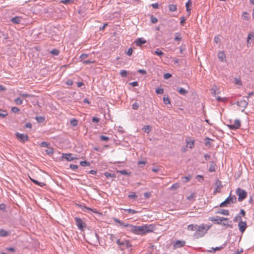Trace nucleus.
Instances as JSON below:
<instances>
[{
    "instance_id": "nucleus-1",
    "label": "nucleus",
    "mask_w": 254,
    "mask_h": 254,
    "mask_svg": "<svg viewBox=\"0 0 254 254\" xmlns=\"http://www.w3.org/2000/svg\"><path fill=\"white\" fill-rule=\"evenodd\" d=\"M127 226V231L138 235H143L152 232L154 229V226L152 224H145L142 226H134L130 224V225Z\"/></svg>"
},
{
    "instance_id": "nucleus-2",
    "label": "nucleus",
    "mask_w": 254,
    "mask_h": 254,
    "mask_svg": "<svg viewBox=\"0 0 254 254\" xmlns=\"http://www.w3.org/2000/svg\"><path fill=\"white\" fill-rule=\"evenodd\" d=\"M210 227L211 225H207L204 224H202L200 225H197L195 232L193 235V238L194 239H199L203 237Z\"/></svg>"
},
{
    "instance_id": "nucleus-3",
    "label": "nucleus",
    "mask_w": 254,
    "mask_h": 254,
    "mask_svg": "<svg viewBox=\"0 0 254 254\" xmlns=\"http://www.w3.org/2000/svg\"><path fill=\"white\" fill-rule=\"evenodd\" d=\"M237 201L236 196L235 195H232L230 193L229 196L222 202L219 204V207H228L231 204L235 203Z\"/></svg>"
},
{
    "instance_id": "nucleus-4",
    "label": "nucleus",
    "mask_w": 254,
    "mask_h": 254,
    "mask_svg": "<svg viewBox=\"0 0 254 254\" xmlns=\"http://www.w3.org/2000/svg\"><path fill=\"white\" fill-rule=\"evenodd\" d=\"M236 193L238 196V200L239 202L242 201L247 196V192L245 190L240 188L237 189Z\"/></svg>"
},
{
    "instance_id": "nucleus-5",
    "label": "nucleus",
    "mask_w": 254,
    "mask_h": 254,
    "mask_svg": "<svg viewBox=\"0 0 254 254\" xmlns=\"http://www.w3.org/2000/svg\"><path fill=\"white\" fill-rule=\"evenodd\" d=\"M15 135L17 139L22 143H25L29 140V137L26 134L16 132Z\"/></svg>"
},
{
    "instance_id": "nucleus-6",
    "label": "nucleus",
    "mask_w": 254,
    "mask_h": 254,
    "mask_svg": "<svg viewBox=\"0 0 254 254\" xmlns=\"http://www.w3.org/2000/svg\"><path fill=\"white\" fill-rule=\"evenodd\" d=\"M248 97H243L242 99L237 102V105L243 108L242 111L247 107L248 105Z\"/></svg>"
},
{
    "instance_id": "nucleus-7",
    "label": "nucleus",
    "mask_w": 254,
    "mask_h": 254,
    "mask_svg": "<svg viewBox=\"0 0 254 254\" xmlns=\"http://www.w3.org/2000/svg\"><path fill=\"white\" fill-rule=\"evenodd\" d=\"M221 225L225 228H229L232 229L233 228L232 221L230 220L228 218L223 217Z\"/></svg>"
},
{
    "instance_id": "nucleus-8",
    "label": "nucleus",
    "mask_w": 254,
    "mask_h": 254,
    "mask_svg": "<svg viewBox=\"0 0 254 254\" xmlns=\"http://www.w3.org/2000/svg\"><path fill=\"white\" fill-rule=\"evenodd\" d=\"M75 221L78 229L81 231L83 230L86 227V224L80 218L76 217Z\"/></svg>"
},
{
    "instance_id": "nucleus-9",
    "label": "nucleus",
    "mask_w": 254,
    "mask_h": 254,
    "mask_svg": "<svg viewBox=\"0 0 254 254\" xmlns=\"http://www.w3.org/2000/svg\"><path fill=\"white\" fill-rule=\"evenodd\" d=\"M215 187L213 190L214 194H215L217 192H220L221 191V189L223 188L222 183L218 179H216L215 180Z\"/></svg>"
},
{
    "instance_id": "nucleus-10",
    "label": "nucleus",
    "mask_w": 254,
    "mask_h": 254,
    "mask_svg": "<svg viewBox=\"0 0 254 254\" xmlns=\"http://www.w3.org/2000/svg\"><path fill=\"white\" fill-rule=\"evenodd\" d=\"M228 127L232 130H236L240 128L241 126V122L239 119H236L234 121V123L233 124L228 125Z\"/></svg>"
},
{
    "instance_id": "nucleus-11",
    "label": "nucleus",
    "mask_w": 254,
    "mask_h": 254,
    "mask_svg": "<svg viewBox=\"0 0 254 254\" xmlns=\"http://www.w3.org/2000/svg\"><path fill=\"white\" fill-rule=\"evenodd\" d=\"M245 215V211L242 209H241L240 212L234 217L233 220L235 222H238L239 221H242V217H244Z\"/></svg>"
},
{
    "instance_id": "nucleus-12",
    "label": "nucleus",
    "mask_w": 254,
    "mask_h": 254,
    "mask_svg": "<svg viewBox=\"0 0 254 254\" xmlns=\"http://www.w3.org/2000/svg\"><path fill=\"white\" fill-rule=\"evenodd\" d=\"M238 222H239V223H238V226L239 229L242 233H243L245 231V230L247 227L246 221H243L242 220V221H239Z\"/></svg>"
},
{
    "instance_id": "nucleus-13",
    "label": "nucleus",
    "mask_w": 254,
    "mask_h": 254,
    "mask_svg": "<svg viewBox=\"0 0 254 254\" xmlns=\"http://www.w3.org/2000/svg\"><path fill=\"white\" fill-rule=\"evenodd\" d=\"M223 217L216 216L215 217H209V219L211 221L213 222V223L221 225V223H222Z\"/></svg>"
},
{
    "instance_id": "nucleus-14",
    "label": "nucleus",
    "mask_w": 254,
    "mask_h": 254,
    "mask_svg": "<svg viewBox=\"0 0 254 254\" xmlns=\"http://www.w3.org/2000/svg\"><path fill=\"white\" fill-rule=\"evenodd\" d=\"M186 244L185 241L177 240L173 245L174 249L183 247Z\"/></svg>"
},
{
    "instance_id": "nucleus-15",
    "label": "nucleus",
    "mask_w": 254,
    "mask_h": 254,
    "mask_svg": "<svg viewBox=\"0 0 254 254\" xmlns=\"http://www.w3.org/2000/svg\"><path fill=\"white\" fill-rule=\"evenodd\" d=\"M62 157L65 158L67 161H71L76 159V157H72L70 153H63Z\"/></svg>"
},
{
    "instance_id": "nucleus-16",
    "label": "nucleus",
    "mask_w": 254,
    "mask_h": 254,
    "mask_svg": "<svg viewBox=\"0 0 254 254\" xmlns=\"http://www.w3.org/2000/svg\"><path fill=\"white\" fill-rule=\"evenodd\" d=\"M126 240L121 241L119 239L116 240L117 244L119 245L120 249L122 251L125 250Z\"/></svg>"
},
{
    "instance_id": "nucleus-17",
    "label": "nucleus",
    "mask_w": 254,
    "mask_h": 254,
    "mask_svg": "<svg viewBox=\"0 0 254 254\" xmlns=\"http://www.w3.org/2000/svg\"><path fill=\"white\" fill-rule=\"evenodd\" d=\"M254 39V33L253 32H251L249 33L248 35L247 43V46L250 47L251 46V40H253Z\"/></svg>"
},
{
    "instance_id": "nucleus-18",
    "label": "nucleus",
    "mask_w": 254,
    "mask_h": 254,
    "mask_svg": "<svg viewBox=\"0 0 254 254\" xmlns=\"http://www.w3.org/2000/svg\"><path fill=\"white\" fill-rule=\"evenodd\" d=\"M217 56L220 61L223 62L225 60L226 56L225 53L223 51L218 52Z\"/></svg>"
},
{
    "instance_id": "nucleus-19",
    "label": "nucleus",
    "mask_w": 254,
    "mask_h": 254,
    "mask_svg": "<svg viewBox=\"0 0 254 254\" xmlns=\"http://www.w3.org/2000/svg\"><path fill=\"white\" fill-rule=\"evenodd\" d=\"M146 42V40L143 38H139L135 41V44L137 46H141Z\"/></svg>"
},
{
    "instance_id": "nucleus-20",
    "label": "nucleus",
    "mask_w": 254,
    "mask_h": 254,
    "mask_svg": "<svg viewBox=\"0 0 254 254\" xmlns=\"http://www.w3.org/2000/svg\"><path fill=\"white\" fill-rule=\"evenodd\" d=\"M10 234V233L9 232H8L3 229H0V236L1 237H7L9 236Z\"/></svg>"
},
{
    "instance_id": "nucleus-21",
    "label": "nucleus",
    "mask_w": 254,
    "mask_h": 254,
    "mask_svg": "<svg viewBox=\"0 0 254 254\" xmlns=\"http://www.w3.org/2000/svg\"><path fill=\"white\" fill-rule=\"evenodd\" d=\"M114 222L119 223L120 226H123L124 227H126L127 228V226H126V225H130L129 224H127V223L125 224L123 221H122L121 220H120L117 218H114Z\"/></svg>"
},
{
    "instance_id": "nucleus-22",
    "label": "nucleus",
    "mask_w": 254,
    "mask_h": 254,
    "mask_svg": "<svg viewBox=\"0 0 254 254\" xmlns=\"http://www.w3.org/2000/svg\"><path fill=\"white\" fill-rule=\"evenodd\" d=\"M191 5V2L190 0H189L186 3V11L188 12V15H190L191 9L190 8V5Z\"/></svg>"
},
{
    "instance_id": "nucleus-23",
    "label": "nucleus",
    "mask_w": 254,
    "mask_h": 254,
    "mask_svg": "<svg viewBox=\"0 0 254 254\" xmlns=\"http://www.w3.org/2000/svg\"><path fill=\"white\" fill-rule=\"evenodd\" d=\"M30 180L35 184L37 185L40 187H43L45 185V183L43 182H39L36 180H35L34 179H32L31 178L29 177Z\"/></svg>"
},
{
    "instance_id": "nucleus-24",
    "label": "nucleus",
    "mask_w": 254,
    "mask_h": 254,
    "mask_svg": "<svg viewBox=\"0 0 254 254\" xmlns=\"http://www.w3.org/2000/svg\"><path fill=\"white\" fill-rule=\"evenodd\" d=\"M217 213L226 216L229 215V211L227 209H220L218 210Z\"/></svg>"
},
{
    "instance_id": "nucleus-25",
    "label": "nucleus",
    "mask_w": 254,
    "mask_h": 254,
    "mask_svg": "<svg viewBox=\"0 0 254 254\" xmlns=\"http://www.w3.org/2000/svg\"><path fill=\"white\" fill-rule=\"evenodd\" d=\"M216 170V165L214 163V162H212L210 165L208 171L210 172H214Z\"/></svg>"
},
{
    "instance_id": "nucleus-26",
    "label": "nucleus",
    "mask_w": 254,
    "mask_h": 254,
    "mask_svg": "<svg viewBox=\"0 0 254 254\" xmlns=\"http://www.w3.org/2000/svg\"><path fill=\"white\" fill-rule=\"evenodd\" d=\"M20 17L19 16H15L13 18H12L11 21L15 24H18L20 22Z\"/></svg>"
},
{
    "instance_id": "nucleus-27",
    "label": "nucleus",
    "mask_w": 254,
    "mask_h": 254,
    "mask_svg": "<svg viewBox=\"0 0 254 254\" xmlns=\"http://www.w3.org/2000/svg\"><path fill=\"white\" fill-rule=\"evenodd\" d=\"M197 224H190L188 226V230L190 231H195L197 228Z\"/></svg>"
},
{
    "instance_id": "nucleus-28",
    "label": "nucleus",
    "mask_w": 254,
    "mask_h": 254,
    "mask_svg": "<svg viewBox=\"0 0 254 254\" xmlns=\"http://www.w3.org/2000/svg\"><path fill=\"white\" fill-rule=\"evenodd\" d=\"M142 130L145 133H148L151 131V128L150 126L147 125L142 127Z\"/></svg>"
},
{
    "instance_id": "nucleus-29",
    "label": "nucleus",
    "mask_w": 254,
    "mask_h": 254,
    "mask_svg": "<svg viewBox=\"0 0 254 254\" xmlns=\"http://www.w3.org/2000/svg\"><path fill=\"white\" fill-rule=\"evenodd\" d=\"M242 18L244 20L248 21L250 19V16L249 15V13H247V12H244L242 15Z\"/></svg>"
},
{
    "instance_id": "nucleus-30",
    "label": "nucleus",
    "mask_w": 254,
    "mask_h": 254,
    "mask_svg": "<svg viewBox=\"0 0 254 254\" xmlns=\"http://www.w3.org/2000/svg\"><path fill=\"white\" fill-rule=\"evenodd\" d=\"M178 92L181 95H185L186 94L188 93V91L185 89L181 87L178 90Z\"/></svg>"
},
{
    "instance_id": "nucleus-31",
    "label": "nucleus",
    "mask_w": 254,
    "mask_h": 254,
    "mask_svg": "<svg viewBox=\"0 0 254 254\" xmlns=\"http://www.w3.org/2000/svg\"><path fill=\"white\" fill-rule=\"evenodd\" d=\"M14 102L17 105H20L23 103V100L20 97H17L14 99Z\"/></svg>"
},
{
    "instance_id": "nucleus-32",
    "label": "nucleus",
    "mask_w": 254,
    "mask_h": 254,
    "mask_svg": "<svg viewBox=\"0 0 254 254\" xmlns=\"http://www.w3.org/2000/svg\"><path fill=\"white\" fill-rule=\"evenodd\" d=\"M48 148L45 150L46 153L49 155H51L54 153V150L52 147H47Z\"/></svg>"
},
{
    "instance_id": "nucleus-33",
    "label": "nucleus",
    "mask_w": 254,
    "mask_h": 254,
    "mask_svg": "<svg viewBox=\"0 0 254 254\" xmlns=\"http://www.w3.org/2000/svg\"><path fill=\"white\" fill-rule=\"evenodd\" d=\"M169 10L172 12L175 11L177 10V5L175 4H171L169 5Z\"/></svg>"
},
{
    "instance_id": "nucleus-34",
    "label": "nucleus",
    "mask_w": 254,
    "mask_h": 254,
    "mask_svg": "<svg viewBox=\"0 0 254 254\" xmlns=\"http://www.w3.org/2000/svg\"><path fill=\"white\" fill-rule=\"evenodd\" d=\"M117 172L123 175L129 176L130 174V172H128L127 171H126V170H120V171L118 170Z\"/></svg>"
},
{
    "instance_id": "nucleus-35",
    "label": "nucleus",
    "mask_w": 254,
    "mask_h": 254,
    "mask_svg": "<svg viewBox=\"0 0 254 254\" xmlns=\"http://www.w3.org/2000/svg\"><path fill=\"white\" fill-rule=\"evenodd\" d=\"M70 124L72 127H76L78 124V121L76 119H72L70 120Z\"/></svg>"
},
{
    "instance_id": "nucleus-36",
    "label": "nucleus",
    "mask_w": 254,
    "mask_h": 254,
    "mask_svg": "<svg viewBox=\"0 0 254 254\" xmlns=\"http://www.w3.org/2000/svg\"><path fill=\"white\" fill-rule=\"evenodd\" d=\"M50 53L53 55L58 56L60 54V51L57 49H54Z\"/></svg>"
},
{
    "instance_id": "nucleus-37",
    "label": "nucleus",
    "mask_w": 254,
    "mask_h": 254,
    "mask_svg": "<svg viewBox=\"0 0 254 254\" xmlns=\"http://www.w3.org/2000/svg\"><path fill=\"white\" fill-rule=\"evenodd\" d=\"M224 247V245H222L221 246H220V247H216V248H212V250H210V251H208V252H214L216 251H219V250H221V249H223Z\"/></svg>"
},
{
    "instance_id": "nucleus-38",
    "label": "nucleus",
    "mask_w": 254,
    "mask_h": 254,
    "mask_svg": "<svg viewBox=\"0 0 254 254\" xmlns=\"http://www.w3.org/2000/svg\"><path fill=\"white\" fill-rule=\"evenodd\" d=\"M211 140V139L210 138L206 137L205 138V142H204L205 145L206 146H210L211 145V142H210Z\"/></svg>"
},
{
    "instance_id": "nucleus-39",
    "label": "nucleus",
    "mask_w": 254,
    "mask_h": 254,
    "mask_svg": "<svg viewBox=\"0 0 254 254\" xmlns=\"http://www.w3.org/2000/svg\"><path fill=\"white\" fill-rule=\"evenodd\" d=\"M104 175L106 178H109V177L115 178L116 177V176L114 174H111L108 172H105L104 173Z\"/></svg>"
},
{
    "instance_id": "nucleus-40",
    "label": "nucleus",
    "mask_w": 254,
    "mask_h": 254,
    "mask_svg": "<svg viewBox=\"0 0 254 254\" xmlns=\"http://www.w3.org/2000/svg\"><path fill=\"white\" fill-rule=\"evenodd\" d=\"M125 211L129 213H131V214H134L138 212V211L131 208L126 209H125Z\"/></svg>"
},
{
    "instance_id": "nucleus-41",
    "label": "nucleus",
    "mask_w": 254,
    "mask_h": 254,
    "mask_svg": "<svg viewBox=\"0 0 254 254\" xmlns=\"http://www.w3.org/2000/svg\"><path fill=\"white\" fill-rule=\"evenodd\" d=\"M191 179V177L190 176H185V177H182V181L183 182V183H187L189 181H190V180Z\"/></svg>"
},
{
    "instance_id": "nucleus-42",
    "label": "nucleus",
    "mask_w": 254,
    "mask_h": 254,
    "mask_svg": "<svg viewBox=\"0 0 254 254\" xmlns=\"http://www.w3.org/2000/svg\"><path fill=\"white\" fill-rule=\"evenodd\" d=\"M36 120L38 123H43L45 121V117L42 116H37Z\"/></svg>"
},
{
    "instance_id": "nucleus-43",
    "label": "nucleus",
    "mask_w": 254,
    "mask_h": 254,
    "mask_svg": "<svg viewBox=\"0 0 254 254\" xmlns=\"http://www.w3.org/2000/svg\"><path fill=\"white\" fill-rule=\"evenodd\" d=\"M80 164L81 166L85 167L89 166L90 163L89 162H87V161H80Z\"/></svg>"
},
{
    "instance_id": "nucleus-44",
    "label": "nucleus",
    "mask_w": 254,
    "mask_h": 254,
    "mask_svg": "<svg viewBox=\"0 0 254 254\" xmlns=\"http://www.w3.org/2000/svg\"><path fill=\"white\" fill-rule=\"evenodd\" d=\"M73 1H74V0H61L60 1V2L65 4H67L69 3H73Z\"/></svg>"
},
{
    "instance_id": "nucleus-45",
    "label": "nucleus",
    "mask_w": 254,
    "mask_h": 254,
    "mask_svg": "<svg viewBox=\"0 0 254 254\" xmlns=\"http://www.w3.org/2000/svg\"><path fill=\"white\" fill-rule=\"evenodd\" d=\"M154 53L159 56H161L164 55L163 52L160 51L159 49H157L154 52Z\"/></svg>"
},
{
    "instance_id": "nucleus-46",
    "label": "nucleus",
    "mask_w": 254,
    "mask_h": 254,
    "mask_svg": "<svg viewBox=\"0 0 254 254\" xmlns=\"http://www.w3.org/2000/svg\"><path fill=\"white\" fill-rule=\"evenodd\" d=\"M7 116L6 112L4 110H0V118H3Z\"/></svg>"
},
{
    "instance_id": "nucleus-47",
    "label": "nucleus",
    "mask_w": 254,
    "mask_h": 254,
    "mask_svg": "<svg viewBox=\"0 0 254 254\" xmlns=\"http://www.w3.org/2000/svg\"><path fill=\"white\" fill-rule=\"evenodd\" d=\"M132 247V245L131 244H130V241L129 240H126V242H125V249L126 248L127 249H128L129 248H131Z\"/></svg>"
},
{
    "instance_id": "nucleus-48",
    "label": "nucleus",
    "mask_w": 254,
    "mask_h": 254,
    "mask_svg": "<svg viewBox=\"0 0 254 254\" xmlns=\"http://www.w3.org/2000/svg\"><path fill=\"white\" fill-rule=\"evenodd\" d=\"M150 21L152 23H156L158 21V19L156 17L154 16L153 15H150Z\"/></svg>"
},
{
    "instance_id": "nucleus-49",
    "label": "nucleus",
    "mask_w": 254,
    "mask_h": 254,
    "mask_svg": "<svg viewBox=\"0 0 254 254\" xmlns=\"http://www.w3.org/2000/svg\"><path fill=\"white\" fill-rule=\"evenodd\" d=\"M163 100V102L165 105L170 104V101L168 97H164Z\"/></svg>"
},
{
    "instance_id": "nucleus-50",
    "label": "nucleus",
    "mask_w": 254,
    "mask_h": 254,
    "mask_svg": "<svg viewBox=\"0 0 254 254\" xmlns=\"http://www.w3.org/2000/svg\"><path fill=\"white\" fill-rule=\"evenodd\" d=\"M216 99L218 101V102H225L227 101V98H225V97H224V98H221L219 96H218V97H216Z\"/></svg>"
},
{
    "instance_id": "nucleus-51",
    "label": "nucleus",
    "mask_w": 254,
    "mask_h": 254,
    "mask_svg": "<svg viewBox=\"0 0 254 254\" xmlns=\"http://www.w3.org/2000/svg\"><path fill=\"white\" fill-rule=\"evenodd\" d=\"M177 36L175 37L174 40L175 41H181L182 40V37L181 36V34L180 33H176Z\"/></svg>"
},
{
    "instance_id": "nucleus-52",
    "label": "nucleus",
    "mask_w": 254,
    "mask_h": 254,
    "mask_svg": "<svg viewBox=\"0 0 254 254\" xmlns=\"http://www.w3.org/2000/svg\"><path fill=\"white\" fill-rule=\"evenodd\" d=\"M127 71L125 70H122L120 71V74L122 77H127Z\"/></svg>"
},
{
    "instance_id": "nucleus-53",
    "label": "nucleus",
    "mask_w": 254,
    "mask_h": 254,
    "mask_svg": "<svg viewBox=\"0 0 254 254\" xmlns=\"http://www.w3.org/2000/svg\"><path fill=\"white\" fill-rule=\"evenodd\" d=\"M50 145V143L45 141H43L40 143V146L43 147H48Z\"/></svg>"
},
{
    "instance_id": "nucleus-54",
    "label": "nucleus",
    "mask_w": 254,
    "mask_h": 254,
    "mask_svg": "<svg viewBox=\"0 0 254 254\" xmlns=\"http://www.w3.org/2000/svg\"><path fill=\"white\" fill-rule=\"evenodd\" d=\"M19 95L21 97H32V95L27 94L26 93H21V92H20L19 93Z\"/></svg>"
},
{
    "instance_id": "nucleus-55",
    "label": "nucleus",
    "mask_w": 254,
    "mask_h": 254,
    "mask_svg": "<svg viewBox=\"0 0 254 254\" xmlns=\"http://www.w3.org/2000/svg\"><path fill=\"white\" fill-rule=\"evenodd\" d=\"M139 107V104L137 102H134L132 105V108L133 110H137Z\"/></svg>"
},
{
    "instance_id": "nucleus-56",
    "label": "nucleus",
    "mask_w": 254,
    "mask_h": 254,
    "mask_svg": "<svg viewBox=\"0 0 254 254\" xmlns=\"http://www.w3.org/2000/svg\"><path fill=\"white\" fill-rule=\"evenodd\" d=\"M84 209H86V210H87L88 211H91L93 212L94 213H98V212L97 211L96 209H92L91 208H90V207H86V206L84 207Z\"/></svg>"
},
{
    "instance_id": "nucleus-57",
    "label": "nucleus",
    "mask_w": 254,
    "mask_h": 254,
    "mask_svg": "<svg viewBox=\"0 0 254 254\" xmlns=\"http://www.w3.org/2000/svg\"><path fill=\"white\" fill-rule=\"evenodd\" d=\"M163 92H164V90L163 88H157L155 90V92L157 94H162L163 93Z\"/></svg>"
},
{
    "instance_id": "nucleus-58",
    "label": "nucleus",
    "mask_w": 254,
    "mask_h": 254,
    "mask_svg": "<svg viewBox=\"0 0 254 254\" xmlns=\"http://www.w3.org/2000/svg\"><path fill=\"white\" fill-rule=\"evenodd\" d=\"M100 139L102 141H107L109 140V137L105 135H101Z\"/></svg>"
},
{
    "instance_id": "nucleus-59",
    "label": "nucleus",
    "mask_w": 254,
    "mask_h": 254,
    "mask_svg": "<svg viewBox=\"0 0 254 254\" xmlns=\"http://www.w3.org/2000/svg\"><path fill=\"white\" fill-rule=\"evenodd\" d=\"M187 144L190 148H193L194 145V141H187Z\"/></svg>"
},
{
    "instance_id": "nucleus-60",
    "label": "nucleus",
    "mask_w": 254,
    "mask_h": 254,
    "mask_svg": "<svg viewBox=\"0 0 254 254\" xmlns=\"http://www.w3.org/2000/svg\"><path fill=\"white\" fill-rule=\"evenodd\" d=\"M196 178L197 179V181L199 182H202L204 179L203 176L200 175H197Z\"/></svg>"
},
{
    "instance_id": "nucleus-61",
    "label": "nucleus",
    "mask_w": 254,
    "mask_h": 254,
    "mask_svg": "<svg viewBox=\"0 0 254 254\" xmlns=\"http://www.w3.org/2000/svg\"><path fill=\"white\" fill-rule=\"evenodd\" d=\"M214 41L216 43H218L219 45L220 44V39L219 37L217 36H215L214 38Z\"/></svg>"
},
{
    "instance_id": "nucleus-62",
    "label": "nucleus",
    "mask_w": 254,
    "mask_h": 254,
    "mask_svg": "<svg viewBox=\"0 0 254 254\" xmlns=\"http://www.w3.org/2000/svg\"><path fill=\"white\" fill-rule=\"evenodd\" d=\"M11 110L13 113H18L19 111V109L16 107H12Z\"/></svg>"
},
{
    "instance_id": "nucleus-63",
    "label": "nucleus",
    "mask_w": 254,
    "mask_h": 254,
    "mask_svg": "<svg viewBox=\"0 0 254 254\" xmlns=\"http://www.w3.org/2000/svg\"><path fill=\"white\" fill-rule=\"evenodd\" d=\"M172 76V74L169 73H166L164 74L163 77L165 79H169Z\"/></svg>"
},
{
    "instance_id": "nucleus-64",
    "label": "nucleus",
    "mask_w": 254,
    "mask_h": 254,
    "mask_svg": "<svg viewBox=\"0 0 254 254\" xmlns=\"http://www.w3.org/2000/svg\"><path fill=\"white\" fill-rule=\"evenodd\" d=\"M88 57V55L86 54H82L80 57H79V59H81V60H84L86 58H87Z\"/></svg>"
}]
</instances>
